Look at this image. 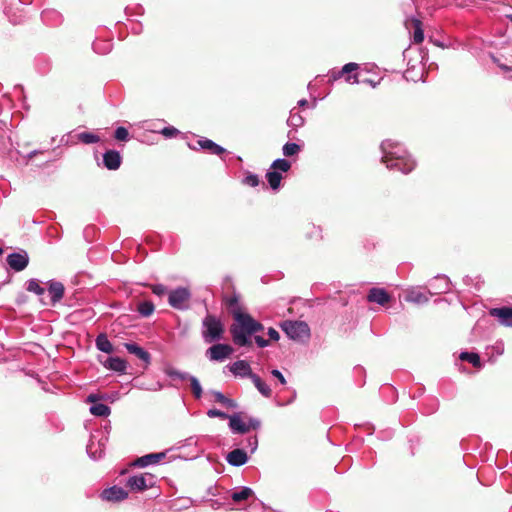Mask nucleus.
I'll return each mask as SVG.
<instances>
[{
	"label": "nucleus",
	"mask_w": 512,
	"mask_h": 512,
	"mask_svg": "<svg viewBox=\"0 0 512 512\" xmlns=\"http://www.w3.org/2000/svg\"><path fill=\"white\" fill-rule=\"evenodd\" d=\"M264 330V325L256 320L248 312L235 311L233 313V322L230 325L229 331L233 343L238 347H251L253 340L260 348L269 346V341L260 335L258 332Z\"/></svg>",
	"instance_id": "nucleus-1"
},
{
	"label": "nucleus",
	"mask_w": 512,
	"mask_h": 512,
	"mask_svg": "<svg viewBox=\"0 0 512 512\" xmlns=\"http://www.w3.org/2000/svg\"><path fill=\"white\" fill-rule=\"evenodd\" d=\"M382 152L381 162L390 170H396L402 174H409L416 167V161L406 148L399 142L386 139L380 145Z\"/></svg>",
	"instance_id": "nucleus-2"
},
{
	"label": "nucleus",
	"mask_w": 512,
	"mask_h": 512,
	"mask_svg": "<svg viewBox=\"0 0 512 512\" xmlns=\"http://www.w3.org/2000/svg\"><path fill=\"white\" fill-rule=\"evenodd\" d=\"M224 324L215 315L207 314L202 320L201 336L205 343L211 344L223 339Z\"/></svg>",
	"instance_id": "nucleus-3"
},
{
	"label": "nucleus",
	"mask_w": 512,
	"mask_h": 512,
	"mask_svg": "<svg viewBox=\"0 0 512 512\" xmlns=\"http://www.w3.org/2000/svg\"><path fill=\"white\" fill-rule=\"evenodd\" d=\"M280 327L287 337L293 341L306 342L310 338L309 325L300 320H285Z\"/></svg>",
	"instance_id": "nucleus-4"
},
{
	"label": "nucleus",
	"mask_w": 512,
	"mask_h": 512,
	"mask_svg": "<svg viewBox=\"0 0 512 512\" xmlns=\"http://www.w3.org/2000/svg\"><path fill=\"white\" fill-rule=\"evenodd\" d=\"M190 298L191 292L187 287H177L168 293L169 305L180 311H185L189 308L187 303Z\"/></svg>",
	"instance_id": "nucleus-5"
},
{
	"label": "nucleus",
	"mask_w": 512,
	"mask_h": 512,
	"mask_svg": "<svg viewBox=\"0 0 512 512\" xmlns=\"http://www.w3.org/2000/svg\"><path fill=\"white\" fill-rule=\"evenodd\" d=\"M358 64L349 62L345 64L341 69H331L328 72V82L333 83L340 78L345 76V81L348 83H359L358 75L352 74L353 71L358 69Z\"/></svg>",
	"instance_id": "nucleus-6"
},
{
	"label": "nucleus",
	"mask_w": 512,
	"mask_h": 512,
	"mask_svg": "<svg viewBox=\"0 0 512 512\" xmlns=\"http://www.w3.org/2000/svg\"><path fill=\"white\" fill-rule=\"evenodd\" d=\"M155 476L150 473L132 475L126 480V487L134 492H142L154 486Z\"/></svg>",
	"instance_id": "nucleus-7"
},
{
	"label": "nucleus",
	"mask_w": 512,
	"mask_h": 512,
	"mask_svg": "<svg viewBox=\"0 0 512 512\" xmlns=\"http://www.w3.org/2000/svg\"><path fill=\"white\" fill-rule=\"evenodd\" d=\"M233 352L234 349L231 345L215 342L205 351V356L210 361L223 362L225 359L229 358Z\"/></svg>",
	"instance_id": "nucleus-8"
},
{
	"label": "nucleus",
	"mask_w": 512,
	"mask_h": 512,
	"mask_svg": "<svg viewBox=\"0 0 512 512\" xmlns=\"http://www.w3.org/2000/svg\"><path fill=\"white\" fill-rule=\"evenodd\" d=\"M6 262L11 270L21 272L26 269L29 264V255L25 250L12 252L7 255Z\"/></svg>",
	"instance_id": "nucleus-9"
},
{
	"label": "nucleus",
	"mask_w": 512,
	"mask_h": 512,
	"mask_svg": "<svg viewBox=\"0 0 512 512\" xmlns=\"http://www.w3.org/2000/svg\"><path fill=\"white\" fill-rule=\"evenodd\" d=\"M226 368L235 376L239 378H249L255 374L248 361L246 360H237L231 364H228Z\"/></svg>",
	"instance_id": "nucleus-10"
},
{
	"label": "nucleus",
	"mask_w": 512,
	"mask_h": 512,
	"mask_svg": "<svg viewBox=\"0 0 512 512\" xmlns=\"http://www.w3.org/2000/svg\"><path fill=\"white\" fill-rule=\"evenodd\" d=\"M100 497L104 501L117 503L127 499L128 492L124 488L114 485L104 489L101 492Z\"/></svg>",
	"instance_id": "nucleus-11"
},
{
	"label": "nucleus",
	"mask_w": 512,
	"mask_h": 512,
	"mask_svg": "<svg viewBox=\"0 0 512 512\" xmlns=\"http://www.w3.org/2000/svg\"><path fill=\"white\" fill-rule=\"evenodd\" d=\"M166 458V452H157V453H149L146 455H143L141 457H138L134 462L133 466L136 467H147L149 465L158 464L162 460Z\"/></svg>",
	"instance_id": "nucleus-12"
},
{
	"label": "nucleus",
	"mask_w": 512,
	"mask_h": 512,
	"mask_svg": "<svg viewBox=\"0 0 512 512\" xmlns=\"http://www.w3.org/2000/svg\"><path fill=\"white\" fill-rule=\"evenodd\" d=\"M491 316H494L498 319L500 324L506 327H512V307L511 306H502L498 308H492L489 311Z\"/></svg>",
	"instance_id": "nucleus-13"
},
{
	"label": "nucleus",
	"mask_w": 512,
	"mask_h": 512,
	"mask_svg": "<svg viewBox=\"0 0 512 512\" xmlns=\"http://www.w3.org/2000/svg\"><path fill=\"white\" fill-rule=\"evenodd\" d=\"M48 292L51 299V305L55 306L58 302H60L65 293V287L62 282L57 280H49L48 281Z\"/></svg>",
	"instance_id": "nucleus-14"
},
{
	"label": "nucleus",
	"mask_w": 512,
	"mask_h": 512,
	"mask_svg": "<svg viewBox=\"0 0 512 512\" xmlns=\"http://www.w3.org/2000/svg\"><path fill=\"white\" fill-rule=\"evenodd\" d=\"M249 460V457L244 449L236 448L230 451L226 455V461L233 467H241L245 465Z\"/></svg>",
	"instance_id": "nucleus-15"
},
{
	"label": "nucleus",
	"mask_w": 512,
	"mask_h": 512,
	"mask_svg": "<svg viewBox=\"0 0 512 512\" xmlns=\"http://www.w3.org/2000/svg\"><path fill=\"white\" fill-rule=\"evenodd\" d=\"M122 163V157L117 150L110 149L103 154V165L108 170H117Z\"/></svg>",
	"instance_id": "nucleus-16"
},
{
	"label": "nucleus",
	"mask_w": 512,
	"mask_h": 512,
	"mask_svg": "<svg viewBox=\"0 0 512 512\" xmlns=\"http://www.w3.org/2000/svg\"><path fill=\"white\" fill-rule=\"evenodd\" d=\"M124 346L130 354L135 355L137 358H139L141 361L145 363V368H147L150 365L151 355L144 348H142L141 346L134 342L124 343Z\"/></svg>",
	"instance_id": "nucleus-17"
},
{
	"label": "nucleus",
	"mask_w": 512,
	"mask_h": 512,
	"mask_svg": "<svg viewBox=\"0 0 512 512\" xmlns=\"http://www.w3.org/2000/svg\"><path fill=\"white\" fill-rule=\"evenodd\" d=\"M367 300L372 303H377L381 306L386 305L391 300L390 294L383 288L373 287L369 290Z\"/></svg>",
	"instance_id": "nucleus-18"
},
{
	"label": "nucleus",
	"mask_w": 512,
	"mask_h": 512,
	"mask_svg": "<svg viewBox=\"0 0 512 512\" xmlns=\"http://www.w3.org/2000/svg\"><path fill=\"white\" fill-rule=\"evenodd\" d=\"M405 25L409 27L411 25L414 28L412 38L413 42L416 44H420L424 40V30L422 28V22L415 16H408L405 19Z\"/></svg>",
	"instance_id": "nucleus-19"
},
{
	"label": "nucleus",
	"mask_w": 512,
	"mask_h": 512,
	"mask_svg": "<svg viewBox=\"0 0 512 512\" xmlns=\"http://www.w3.org/2000/svg\"><path fill=\"white\" fill-rule=\"evenodd\" d=\"M227 419L229 420V429L233 434H245L249 431V426H246V423L242 421L240 413L229 415Z\"/></svg>",
	"instance_id": "nucleus-20"
},
{
	"label": "nucleus",
	"mask_w": 512,
	"mask_h": 512,
	"mask_svg": "<svg viewBox=\"0 0 512 512\" xmlns=\"http://www.w3.org/2000/svg\"><path fill=\"white\" fill-rule=\"evenodd\" d=\"M101 363L107 370H111L119 374H124L127 369V362L120 357L111 356Z\"/></svg>",
	"instance_id": "nucleus-21"
},
{
	"label": "nucleus",
	"mask_w": 512,
	"mask_h": 512,
	"mask_svg": "<svg viewBox=\"0 0 512 512\" xmlns=\"http://www.w3.org/2000/svg\"><path fill=\"white\" fill-rule=\"evenodd\" d=\"M197 144L199 147L203 150L208 151L210 154L221 156L222 154L226 153V149L222 147L221 145L217 144L211 139L201 137Z\"/></svg>",
	"instance_id": "nucleus-22"
},
{
	"label": "nucleus",
	"mask_w": 512,
	"mask_h": 512,
	"mask_svg": "<svg viewBox=\"0 0 512 512\" xmlns=\"http://www.w3.org/2000/svg\"><path fill=\"white\" fill-rule=\"evenodd\" d=\"M86 452H87L89 458H91L92 460H99L104 456V454H105L104 448H102V447L98 448V446L96 445V435L95 434L91 435L89 443L87 444V447H86Z\"/></svg>",
	"instance_id": "nucleus-23"
},
{
	"label": "nucleus",
	"mask_w": 512,
	"mask_h": 512,
	"mask_svg": "<svg viewBox=\"0 0 512 512\" xmlns=\"http://www.w3.org/2000/svg\"><path fill=\"white\" fill-rule=\"evenodd\" d=\"M96 348L104 353L111 354L114 347L105 333H100L95 339Z\"/></svg>",
	"instance_id": "nucleus-24"
},
{
	"label": "nucleus",
	"mask_w": 512,
	"mask_h": 512,
	"mask_svg": "<svg viewBox=\"0 0 512 512\" xmlns=\"http://www.w3.org/2000/svg\"><path fill=\"white\" fill-rule=\"evenodd\" d=\"M435 283L431 286L436 289L434 294L447 293L450 290V279L445 275H437L434 278Z\"/></svg>",
	"instance_id": "nucleus-25"
},
{
	"label": "nucleus",
	"mask_w": 512,
	"mask_h": 512,
	"mask_svg": "<svg viewBox=\"0 0 512 512\" xmlns=\"http://www.w3.org/2000/svg\"><path fill=\"white\" fill-rule=\"evenodd\" d=\"M255 388L258 390V392L266 397V398H270L271 395H272V390L271 388L261 379V377L259 375H257L256 373L251 377L250 379Z\"/></svg>",
	"instance_id": "nucleus-26"
},
{
	"label": "nucleus",
	"mask_w": 512,
	"mask_h": 512,
	"mask_svg": "<svg viewBox=\"0 0 512 512\" xmlns=\"http://www.w3.org/2000/svg\"><path fill=\"white\" fill-rule=\"evenodd\" d=\"M286 123L289 127L298 129L305 124V118L298 111H296V108H293L290 111V115Z\"/></svg>",
	"instance_id": "nucleus-27"
},
{
	"label": "nucleus",
	"mask_w": 512,
	"mask_h": 512,
	"mask_svg": "<svg viewBox=\"0 0 512 512\" xmlns=\"http://www.w3.org/2000/svg\"><path fill=\"white\" fill-rule=\"evenodd\" d=\"M265 177H266L269 187L272 190L277 191L280 188L281 181H282V175L279 171L269 170V171H267Z\"/></svg>",
	"instance_id": "nucleus-28"
},
{
	"label": "nucleus",
	"mask_w": 512,
	"mask_h": 512,
	"mask_svg": "<svg viewBox=\"0 0 512 512\" xmlns=\"http://www.w3.org/2000/svg\"><path fill=\"white\" fill-rule=\"evenodd\" d=\"M254 494L253 490L250 487L243 486L240 490L233 491L231 494V499L234 502H242L249 499Z\"/></svg>",
	"instance_id": "nucleus-29"
},
{
	"label": "nucleus",
	"mask_w": 512,
	"mask_h": 512,
	"mask_svg": "<svg viewBox=\"0 0 512 512\" xmlns=\"http://www.w3.org/2000/svg\"><path fill=\"white\" fill-rule=\"evenodd\" d=\"M406 300L415 304H425L429 301V297L420 290H412L407 294Z\"/></svg>",
	"instance_id": "nucleus-30"
},
{
	"label": "nucleus",
	"mask_w": 512,
	"mask_h": 512,
	"mask_svg": "<svg viewBox=\"0 0 512 512\" xmlns=\"http://www.w3.org/2000/svg\"><path fill=\"white\" fill-rule=\"evenodd\" d=\"M459 358L462 361H466L472 364L475 368H480L482 366V362L478 353L463 351L460 353Z\"/></svg>",
	"instance_id": "nucleus-31"
},
{
	"label": "nucleus",
	"mask_w": 512,
	"mask_h": 512,
	"mask_svg": "<svg viewBox=\"0 0 512 512\" xmlns=\"http://www.w3.org/2000/svg\"><path fill=\"white\" fill-rule=\"evenodd\" d=\"M90 413L97 417H107L111 413V408L103 403H94L90 406Z\"/></svg>",
	"instance_id": "nucleus-32"
},
{
	"label": "nucleus",
	"mask_w": 512,
	"mask_h": 512,
	"mask_svg": "<svg viewBox=\"0 0 512 512\" xmlns=\"http://www.w3.org/2000/svg\"><path fill=\"white\" fill-rule=\"evenodd\" d=\"M165 374L172 379H179L181 381H186L192 378L193 375H190L188 372L177 370L173 367H168L164 370Z\"/></svg>",
	"instance_id": "nucleus-33"
},
{
	"label": "nucleus",
	"mask_w": 512,
	"mask_h": 512,
	"mask_svg": "<svg viewBox=\"0 0 512 512\" xmlns=\"http://www.w3.org/2000/svg\"><path fill=\"white\" fill-rule=\"evenodd\" d=\"M305 237L308 240L320 241L322 239V230L319 226L308 224Z\"/></svg>",
	"instance_id": "nucleus-34"
},
{
	"label": "nucleus",
	"mask_w": 512,
	"mask_h": 512,
	"mask_svg": "<svg viewBox=\"0 0 512 512\" xmlns=\"http://www.w3.org/2000/svg\"><path fill=\"white\" fill-rule=\"evenodd\" d=\"M225 303L232 316L235 311L244 312L239 303V295L236 293L227 297Z\"/></svg>",
	"instance_id": "nucleus-35"
},
{
	"label": "nucleus",
	"mask_w": 512,
	"mask_h": 512,
	"mask_svg": "<svg viewBox=\"0 0 512 512\" xmlns=\"http://www.w3.org/2000/svg\"><path fill=\"white\" fill-rule=\"evenodd\" d=\"M77 139L84 144H95L100 141V137L93 132H80L77 134Z\"/></svg>",
	"instance_id": "nucleus-36"
},
{
	"label": "nucleus",
	"mask_w": 512,
	"mask_h": 512,
	"mask_svg": "<svg viewBox=\"0 0 512 512\" xmlns=\"http://www.w3.org/2000/svg\"><path fill=\"white\" fill-rule=\"evenodd\" d=\"M155 306L151 301H143L138 304L137 311L143 317H149L153 314Z\"/></svg>",
	"instance_id": "nucleus-37"
},
{
	"label": "nucleus",
	"mask_w": 512,
	"mask_h": 512,
	"mask_svg": "<svg viewBox=\"0 0 512 512\" xmlns=\"http://www.w3.org/2000/svg\"><path fill=\"white\" fill-rule=\"evenodd\" d=\"M301 151V146L295 142H286L282 147L283 155L291 157L298 154Z\"/></svg>",
	"instance_id": "nucleus-38"
},
{
	"label": "nucleus",
	"mask_w": 512,
	"mask_h": 512,
	"mask_svg": "<svg viewBox=\"0 0 512 512\" xmlns=\"http://www.w3.org/2000/svg\"><path fill=\"white\" fill-rule=\"evenodd\" d=\"M26 290L38 296H41L45 293V289L42 286H40L38 280L34 278L29 279L26 282Z\"/></svg>",
	"instance_id": "nucleus-39"
},
{
	"label": "nucleus",
	"mask_w": 512,
	"mask_h": 512,
	"mask_svg": "<svg viewBox=\"0 0 512 512\" xmlns=\"http://www.w3.org/2000/svg\"><path fill=\"white\" fill-rule=\"evenodd\" d=\"M271 168L276 171L279 170L281 172H287L291 168V163L284 158H278L273 161Z\"/></svg>",
	"instance_id": "nucleus-40"
},
{
	"label": "nucleus",
	"mask_w": 512,
	"mask_h": 512,
	"mask_svg": "<svg viewBox=\"0 0 512 512\" xmlns=\"http://www.w3.org/2000/svg\"><path fill=\"white\" fill-rule=\"evenodd\" d=\"M190 386L194 397L196 399H200L203 394V389L197 377L192 376V378L190 379Z\"/></svg>",
	"instance_id": "nucleus-41"
},
{
	"label": "nucleus",
	"mask_w": 512,
	"mask_h": 512,
	"mask_svg": "<svg viewBox=\"0 0 512 512\" xmlns=\"http://www.w3.org/2000/svg\"><path fill=\"white\" fill-rule=\"evenodd\" d=\"M242 184L249 187H257L260 184V178L257 174L248 172L242 179Z\"/></svg>",
	"instance_id": "nucleus-42"
},
{
	"label": "nucleus",
	"mask_w": 512,
	"mask_h": 512,
	"mask_svg": "<svg viewBox=\"0 0 512 512\" xmlns=\"http://www.w3.org/2000/svg\"><path fill=\"white\" fill-rule=\"evenodd\" d=\"M114 138L118 141L127 142L130 139L127 128L119 126L114 131Z\"/></svg>",
	"instance_id": "nucleus-43"
},
{
	"label": "nucleus",
	"mask_w": 512,
	"mask_h": 512,
	"mask_svg": "<svg viewBox=\"0 0 512 512\" xmlns=\"http://www.w3.org/2000/svg\"><path fill=\"white\" fill-rule=\"evenodd\" d=\"M149 288L151 289L152 293L158 297H162L167 293V287L160 283L149 284Z\"/></svg>",
	"instance_id": "nucleus-44"
},
{
	"label": "nucleus",
	"mask_w": 512,
	"mask_h": 512,
	"mask_svg": "<svg viewBox=\"0 0 512 512\" xmlns=\"http://www.w3.org/2000/svg\"><path fill=\"white\" fill-rule=\"evenodd\" d=\"M166 138L176 137L180 131L173 126H166L159 131Z\"/></svg>",
	"instance_id": "nucleus-45"
},
{
	"label": "nucleus",
	"mask_w": 512,
	"mask_h": 512,
	"mask_svg": "<svg viewBox=\"0 0 512 512\" xmlns=\"http://www.w3.org/2000/svg\"><path fill=\"white\" fill-rule=\"evenodd\" d=\"M207 416L209 418H221V419H227L229 417V414L226 412H223L219 409L212 408L207 411Z\"/></svg>",
	"instance_id": "nucleus-46"
},
{
	"label": "nucleus",
	"mask_w": 512,
	"mask_h": 512,
	"mask_svg": "<svg viewBox=\"0 0 512 512\" xmlns=\"http://www.w3.org/2000/svg\"><path fill=\"white\" fill-rule=\"evenodd\" d=\"M246 447L250 449V453L253 454L258 448V437L250 436L246 439Z\"/></svg>",
	"instance_id": "nucleus-47"
},
{
	"label": "nucleus",
	"mask_w": 512,
	"mask_h": 512,
	"mask_svg": "<svg viewBox=\"0 0 512 512\" xmlns=\"http://www.w3.org/2000/svg\"><path fill=\"white\" fill-rule=\"evenodd\" d=\"M111 45L106 42L103 43V46L100 47V43H93V50L98 54H106L110 51Z\"/></svg>",
	"instance_id": "nucleus-48"
},
{
	"label": "nucleus",
	"mask_w": 512,
	"mask_h": 512,
	"mask_svg": "<svg viewBox=\"0 0 512 512\" xmlns=\"http://www.w3.org/2000/svg\"><path fill=\"white\" fill-rule=\"evenodd\" d=\"M246 426H249V430H258L261 427V421L256 417H249Z\"/></svg>",
	"instance_id": "nucleus-49"
},
{
	"label": "nucleus",
	"mask_w": 512,
	"mask_h": 512,
	"mask_svg": "<svg viewBox=\"0 0 512 512\" xmlns=\"http://www.w3.org/2000/svg\"><path fill=\"white\" fill-rule=\"evenodd\" d=\"M270 373L278 380L281 385H285L287 383L285 376L279 369H272Z\"/></svg>",
	"instance_id": "nucleus-50"
},
{
	"label": "nucleus",
	"mask_w": 512,
	"mask_h": 512,
	"mask_svg": "<svg viewBox=\"0 0 512 512\" xmlns=\"http://www.w3.org/2000/svg\"><path fill=\"white\" fill-rule=\"evenodd\" d=\"M211 393L214 396V399H215L216 402L224 405L225 400H226L227 397L222 392L216 391V390H212Z\"/></svg>",
	"instance_id": "nucleus-51"
},
{
	"label": "nucleus",
	"mask_w": 512,
	"mask_h": 512,
	"mask_svg": "<svg viewBox=\"0 0 512 512\" xmlns=\"http://www.w3.org/2000/svg\"><path fill=\"white\" fill-rule=\"evenodd\" d=\"M267 335L269 336V339L272 341H278L280 339L279 332L273 327L268 328Z\"/></svg>",
	"instance_id": "nucleus-52"
},
{
	"label": "nucleus",
	"mask_w": 512,
	"mask_h": 512,
	"mask_svg": "<svg viewBox=\"0 0 512 512\" xmlns=\"http://www.w3.org/2000/svg\"><path fill=\"white\" fill-rule=\"evenodd\" d=\"M107 442H108L107 435L101 434L100 437L96 436V445L98 446V448L102 447L105 449Z\"/></svg>",
	"instance_id": "nucleus-53"
},
{
	"label": "nucleus",
	"mask_w": 512,
	"mask_h": 512,
	"mask_svg": "<svg viewBox=\"0 0 512 512\" xmlns=\"http://www.w3.org/2000/svg\"><path fill=\"white\" fill-rule=\"evenodd\" d=\"M101 399H104V396H103V395H99V394H94V393H92V394H89V395L87 396L86 401H87L88 403H91V405H92V404H94V403H99V400H101Z\"/></svg>",
	"instance_id": "nucleus-54"
},
{
	"label": "nucleus",
	"mask_w": 512,
	"mask_h": 512,
	"mask_svg": "<svg viewBox=\"0 0 512 512\" xmlns=\"http://www.w3.org/2000/svg\"><path fill=\"white\" fill-rule=\"evenodd\" d=\"M224 406H226L228 408L236 409V408H238V403L234 399L227 397L225 400Z\"/></svg>",
	"instance_id": "nucleus-55"
},
{
	"label": "nucleus",
	"mask_w": 512,
	"mask_h": 512,
	"mask_svg": "<svg viewBox=\"0 0 512 512\" xmlns=\"http://www.w3.org/2000/svg\"><path fill=\"white\" fill-rule=\"evenodd\" d=\"M50 15H53L56 18L60 17V15L57 12H54V11H43L42 14H41L42 20L46 22Z\"/></svg>",
	"instance_id": "nucleus-56"
},
{
	"label": "nucleus",
	"mask_w": 512,
	"mask_h": 512,
	"mask_svg": "<svg viewBox=\"0 0 512 512\" xmlns=\"http://www.w3.org/2000/svg\"><path fill=\"white\" fill-rule=\"evenodd\" d=\"M297 105H298L299 107H305V106H307V105H308V101H307V99H300V100L298 101Z\"/></svg>",
	"instance_id": "nucleus-57"
},
{
	"label": "nucleus",
	"mask_w": 512,
	"mask_h": 512,
	"mask_svg": "<svg viewBox=\"0 0 512 512\" xmlns=\"http://www.w3.org/2000/svg\"><path fill=\"white\" fill-rule=\"evenodd\" d=\"M38 153H40V151H39V150H33V151H31V152H29V153L27 154V158H28V159H32V158H33L35 155H37Z\"/></svg>",
	"instance_id": "nucleus-58"
},
{
	"label": "nucleus",
	"mask_w": 512,
	"mask_h": 512,
	"mask_svg": "<svg viewBox=\"0 0 512 512\" xmlns=\"http://www.w3.org/2000/svg\"><path fill=\"white\" fill-rule=\"evenodd\" d=\"M434 43H435V45H437L438 47L444 48V44H443L442 42H440V41H435Z\"/></svg>",
	"instance_id": "nucleus-59"
},
{
	"label": "nucleus",
	"mask_w": 512,
	"mask_h": 512,
	"mask_svg": "<svg viewBox=\"0 0 512 512\" xmlns=\"http://www.w3.org/2000/svg\"><path fill=\"white\" fill-rule=\"evenodd\" d=\"M364 82L371 84L373 87L376 86V83H374L372 80H365Z\"/></svg>",
	"instance_id": "nucleus-60"
},
{
	"label": "nucleus",
	"mask_w": 512,
	"mask_h": 512,
	"mask_svg": "<svg viewBox=\"0 0 512 512\" xmlns=\"http://www.w3.org/2000/svg\"><path fill=\"white\" fill-rule=\"evenodd\" d=\"M63 142H66V143H67V140H65V136H63V137L61 138V143H63Z\"/></svg>",
	"instance_id": "nucleus-61"
},
{
	"label": "nucleus",
	"mask_w": 512,
	"mask_h": 512,
	"mask_svg": "<svg viewBox=\"0 0 512 512\" xmlns=\"http://www.w3.org/2000/svg\"><path fill=\"white\" fill-rule=\"evenodd\" d=\"M497 351L499 354L503 353V349L500 350V348H497Z\"/></svg>",
	"instance_id": "nucleus-62"
},
{
	"label": "nucleus",
	"mask_w": 512,
	"mask_h": 512,
	"mask_svg": "<svg viewBox=\"0 0 512 512\" xmlns=\"http://www.w3.org/2000/svg\"><path fill=\"white\" fill-rule=\"evenodd\" d=\"M497 351L499 354L503 353V349L500 350V348H497Z\"/></svg>",
	"instance_id": "nucleus-63"
},
{
	"label": "nucleus",
	"mask_w": 512,
	"mask_h": 512,
	"mask_svg": "<svg viewBox=\"0 0 512 512\" xmlns=\"http://www.w3.org/2000/svg\"><path fill=\"white\" fill-rule=\"evenodd\" d=\"M507 17L512 21V15H508Z\"/></svg>",
	"instance_id": "nucleus-64"
}]
</instances>
